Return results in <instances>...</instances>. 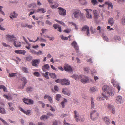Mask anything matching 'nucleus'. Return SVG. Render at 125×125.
Masks as SVG:
<instances>
[{"label":"nucleus","instance_id":"1","mask_svg":"<svg viewBox=\"0 0 125 125\" xmlns=\"http://www.w3.org/2000/svg\"><path fill=\"white\" fill-rule=\"evenodd\" d=\"M102 90L104 92L102 94V95L105 98L114 95L113 88L110 86L105 85L103 86Z\"/></svg>","mask_w":125,"mask_h":125},{"label":"nucleus","instance_id":"2","mask_svg":"<svg viewBox=\"0 0 125 125\" xmlns=\"http://www.w3.org/2000/svg\"><path fill=\"white\" fill-rule=\"evenodd\" d=\"M7 38L9 41H13V45L16 47H21V43L19 42L15 41L17 39V38L13 35H6Z\"/></svg>","mask_w":125,"mask_h":125},{"label":"nucleus","instance_id":"3","mask_svg":"<svg viewBox=\"0 0 125 125\" xmlns=\"http://www.w3.org/2000/svg\"><path fill=\"white\" fill-rule=\"evenodd\" d=\"M74 17L76 18H78L80 17V18H82L83 17V14L81 13L80 10L77 9H73L72 10Z\"/></svg>","mask_w":125,"mask_h":125},{"label":"nucleus","instance_id":"4","mask_svg":"<svg viewBox=\"0 0 125 125\" xmlns=\"http://www.w3.org/2000/svg\"><path fill=\"white\" fill-rule=\"evenodd\" d=\"M74 118L75 119L76 121L78 122L79 121L83 122L84 120L83 116L80 115L79 113L76 110L74 112Z\"/></svg>","mask_w":125,"mask_h":125},{"label":"nucleus","instance_id":"5","mask_svg":"<svg viewBox=\"0 0 125 125\" xmlns=\"http://www.w3.org/2000/svg\"><path fill=\"white\" fill-rule=\"evenodd\" d=\"M99 116V114L96 110L92 111L90 114V117L91 119L93 120H96Z\"/></svg>","mask_w":125,"mask_h":125},{"label":"nucleus","instance_id":"6","mask_svg":"<svg viewBox=\"0 0 125 125\" xmlns=\"http://www.w3.org/2000/svg\"><path fill=\"white\" fill-rule=\"evenodd\" d=\"M84 10L86 12V18L89 19H91L92 18V16L91 12L92 11L91 9H85Z\"/></svg>","mask_w":125,"mask_h":125},{"label":"nucleus","instance_id":"7","mask_svg":"<svg viewBox=\"0 0 125 125\" xmlns=\"http://www.w3.org/2000/svg\"><path fill=\"white\" fill-rule=\"evenodd\" d=\"M58 9L59 10L58 12L60 15L65 16L66 14V10L63 8L59 7Z\"/></svg>","mask_w":125,"mask_h":125},{"label":"nucleus","instance_id":"8","mask_svg":"<svg viewBox=\"0 0 125 125\" xmlns=\"http://www.w3.org/2000/svg\"><path fill=\"white\" fill-rule=\"evenodd\" d=\"M81 31H86V34L87 36L90 35L89 29V27L86 25L83 26L81 29Z\"/></svg>","mask_w":125,"mask_h":125},{"label":"nucleus","instance_id":"9","mask_svg":"<svg viewBox=\"0 0 125 125\" xmlns=\"http://www.w3.org/2000/svg\"><path fill=\"white\" fill-rule=\"evenodd\" d=\"M61 84L62 85H68L70 84L69 80L66 79H62Z\"/></svg>","mask_w":125,"mask_h":125},{"label":"nucleus","instance_id":"10","mask_svg":"<svg viewBox=\"0 0 125 125\" xmlns=\"http://www.w3.org/2000/svg\"><path fill=\"white\" fill-rule=\"evenodd\" d=\"M102 119L106 125H109L110 124L111 121L108 117L104 116L103 117Z\"/></svg>","mask_w":125,"mask_h":125},{"label":"nucleus","instance_id":"11","mask_svg":"<svg viewBox=\"0 0 125 125\" xmlns=\"http://www.w3.org/2000/svg\"><path fill=\"white\" fill-rule=\"evenodd\" d=\"M123 101L122 97L120 96H118L116 97L115 102L118 104H120Z\"/></svg>","mask_w":125,"mask_h":125},{"label":"nucleus","instance_id":"12","mask_svg":"<svg viewBox=\"0 0 125 125\" xmlns=\"http://www.w3.org/2000/svg\"><path fill=\"white\" fill-rule=\"evenodd\" d=\"M40 60L39 59H34L32 61V64L33 66L37 67L38 64H39Z\"/></svg>","mask_w":125,"mask_h":125},{"label":"nucleus","instance_id":"13","mask_svg":"<svg viewBox=\"0 0 125 125\" xmlns=\"http://www.w3.org/2000/svg\"><path fill=\"white\" fill-rule=\"evenodd\" d=\"M23 101L26 104L29 105L33 104L34 102L33 100L29 99H24L23 100Z\"/></svg>","mask_w":125,"mask_h":125},{"label":"nucleus","instance_id":"14","mask_svg":"<svg viewBox=\"0 0 125 125\" xmlns=\"http://www.w3.org/2000/svg\"><path fill=\"white\" fill-rule=\"evenodd\" d=\"M65 71H67L72 72V69L71 66L67 64H65L64 66Z\"/></svg>","mask_w":125,"mask_h":125},{"label":"nucleus","instance_id":"15","mask_svg":"<svg viewBox=\"0 0 125 125\" xmlns=\"http://www.w3.org/2000/svg\"><path fill=\"white\" fill-rule=\"evenodd\" d=\"M21 80L22 81H23L24 83L22 84V86L20 87V88L21 89H23L24 88L27 82V81L26 78L25 77H22L21 78Z\"/></svg>","mask_w":125,"mask_h":125},{"label":"nucleus","instance_id":"16","mask_svg":"<svg viewBox=\"0 0 125 125\" xmlns=\"http://www.w3.org/2000/svg\"><path fill=\"white\" fill-rule=\"evenodd\" d=\"M14 52L18 54L25 55L26 53V51L24 50H15Z\"/></svg>","mask_w":125,"mask_h":125},{"label":"nucleus","instance_id":"17","mask_svg":"<svg viewBox=\"0 0 125 125\" xmlns=\"http://www.w3.org/2000/svg\"><path fill=\"white\" fill-rule=\"evenodd\" d=\"M19 109L20 110L28 115H30L31 114V111L30 110H27V111H26L23 109L22 108L20 107L19 108Z\"/></svg>","mask_w":125,"mask_h":125},{"label":"nucleus","instance_id":"18","mask_svg":"<svg viewBox=\"0 0 125 125\" xmlns=\"http://www.w3.org/2000/svg\"><path fill=\"white\" fill-rule=\"evenodd\" d=\"M94 16L95 19L97 20L99 17L98 12L97 10H94L93 11Z\"/></svg>","mask_w":125,"mask_h":125},{"label":"nucleus","instance_id":"19","mask_svg":"<svg viewBox=\"0 0 125 125\" xmlns=\"http://www.w3.org/2000/svg\"><path fill=\"white\" fill-rule=\"evenodd\" d=\"M62 93L64 94L67 95L68 96H70V92L68 89L66 88H63L62 89Z\"/></svg>","mask_w":125,"mask_h":125},{"label":"nucleus","instance_id":"20","mask_svg":"<svg viewBox=\"0 0 125 125\" xmlns=\"http://www.w3.org/2000/svg\"><path fill=\"white\" fill-rule=\"evenodd\" d=\"M50 67L48 64H46L44 65L42 67V69L43 71L45 72L48 70Z\"/></svg>","mask_w":125,"mask_h":125},{"label":"nucleus","instance_id":"21","mask_svg":"<svg viewBox=\"0 0 125 125\" xmlns=\"http://www.w3.org/2000/svg\"><path fill=\"white\" fill-rule=\"evenodd\" d=\"M71 44L72 46H73L75 50H78V47L77 45V43L75 41H73L72 43Z\"/></svg>","mask_w":125,"mask_h":125},{"label":"nucleus","instance_id":"22","mask_svg":"<svg viewBox=\"0 0 125 125\" xmlns=\"http://www.w3.org/2000/svg\"><path fill=\"white\" fill-rule=\"evenodd\" d=\"M89 78L87 77H85L81 80V82L83 83H85L89 81Z\"/></svg>","mask_w":125,"mask_h":125},{"label":"nucleus","instance_id":"23","mask_svg":"<svg viewBox=\"0 0 125 125\" xmlns=\"http://www.w3.org/2000/svg\"><path fill=\"white\" fill-rule=\"evenodd\" d=\"M18 15V14L15 13V12L14 11L13 13H11L10 15V16L9 17L12 19H13V18H16Z\"/></svg>","mask_w":125,"mask_h":125},{"label":"nucleus","instance_id":"24","mask_svg":"<svg viewBox=\"0 0 125 125\" xmlns=\"http://www.w3.org/2000/svg\"><path fill=\"white\" fill-rule=\"evenodd\" d=\"M46 10L44 9V8H42L40 9H38L37 10V12H41L44 13L46 12Z\"/></svg>","mask_w":125,"mask_h":125},{"label":"nucleus","instance_id":"25","mask_svg":"<svg viewBox=\"0 0 125 125\" xmlns=\"http://www.w3.org/2000/svg\"><path fill=\"white\" fill-rule=\"evenodd\" d=\"M108 23L111 26H113L114 24V22L113 19L112 18H110L108 20Z\"/></svg>","mask_w":125,"mask_h":125},{"label":"nucleus","instance_id":"26","mask_svg":"<svg viewBox=\"0 0 125 125\" xmlns=\"http://www.w3.org/2000/svg\"><path fill=\"white\" fill-rule=\"evenodd\" d=\"M97 90V89L96 87H92L90 88V91L92 92H94L96 91Z\"/></svg>","mask_w":125,"mask_h":125},{"label":"nucleus","instance_id":"27","mask_svg":"<svg viewBox=\"0 0 125 125\" xmlns=\"http://www.w3.org/2000/svg\"><path fill=\"white\" fill-rule=\"evenodd\" d=\"M94 99L91 97V107L92 108H94V107L95 104L94 103Z\"/></svg>","mask_w":125,"mask_h":125},{"label":"nucleus","instance_id":"28","mask_svg":"<svg viewBox=\"0 0 125 125\" xmlns=\"http://www.w3.org/2000/svg\"><path fill=\"white\" fill-rule=\"evenodd\" d=\"M111 82L114 86H116V84L117 83L116 81L115 80L113 79L111 80Z\"/></svg>","mask_w":125,"mask_h":125},{"label":"nucleus","instance_id":"29","mask_svg":"<svg viewBox=\"0 0 125 125\" xmlns=\"http://www.w3.org/2000/svg\"><path fill=\"white\" fill-rule=\"evenodd\" d=\"M16 76V73H9L8 75L9 77H15Z\"/></svg>","mask_w":125,"mask_h":125},{"label":"nucleus","instance_id":"30","mask_svg":"<svg viewBox=\"0 0 125 125\" xmlns=\"http://www.w3.org/2000/svg\"><path fill=\"white\" fill-rule=\"evenodd\" d=\"M105 4L108 5V8H109L110 7H111V9H112L113 8V5L112 3L110 2H105Z\"/></svg>","mask_w":125,"mask_h":125},{"label":"nucleus","instance_id":"31","mask_svg":"<svg viewBox=\"0 0 125 125\" xmlns=\"http://www.w3.org/2000/svg\"><path fill=\"white\" fill-rule=\"evenodd\" d=\"M71 77L75 79L76 80H78L79 79V76L75 74Z\"/></svg>","mask_w":125,"mask_h":125},{"label":"nucleus","instance_id":"32","mask_svg":"<svg viewBox=\"0 0 125 125\" xmlns=\"http://www.w3.org/2000/svg\"><path fill=\"white\" fill-rule=\"evenodd\" d=\"M24 59L26 61H30L32 59V57L31 56H28L25 57Z\"/></svg>","mask_w":125,"mask_h":125},{"label":"nucleus","instance_id":"33","mask_svg":"<svg viewBox=\"0 0 125 125\" xmlns=\"http://www.w3.org/2000/svg\"><path fill=\"white\" fill-rule=\"evenodd\" d=\"M0 113L3 114H5L6 112L5 109L1 107H0Z\"/></svg>","mask_w":125,"mask_h":125},{"label":"nucleus","instance_id":"34","mask_svg":"<svg viewBox=\"0 0 125 125\" xmlns=\"http://www.w3.org/2000/svg\"><path fill=\"white\" fill-rule=\"evenodd\" d=\"M49 117L47 116L46 115H42V116L40 118V119L41 120H42L46 119H47Z\"/></svg>","mask_w":125,"mask_h":125},{"label":"nucleus","instance_id":"35","mask_svg":"<svg viewBox=\"0 0 125 125\" xmlns=\"http://www.w3.org/2000/svg\"><path fill=\"white\" fill-rule=\"evenodd\" d=\"M49 74L51 77L53 78H55L56 76L55 74L54 73H49Z\"/></svg>","mask_w":125,"mask_h":125},{"label":"nucleus","instance_id":"36","mask_svg":"<svg viewBox=\"0 0 125 125\" xmlns=\"http://www.w3.org/2000/svg\"><path fill=\"white\" fill-rule=\"evenodd\" d=\"M91 2L94 5L98 4V2L96 0H91Z\"/></svg>","mask_w":125,"mask_h":125},{"label":"nucleus","instance_id":"37","mask_svg":"<svg viewBox=\"0 0 125 125\" xmlns=\"http://www.w3.org/2000/svg\"><path fill=\"white\" fill-rule=\"evenodd\" d=\"M55 21L56 22H58L59 23V24L62 25L63 26H65V24L63 22L61 21H59L58 20H56V19H55Z\"/></svg>","mask_w":125,"mask_h":125},{"label":"nucleus","instance_id":"38","mask_svg":"<svg viewBox=\"0 0 125 125\" xmlns=\"http://www.w3.org/2000/svg\"><path fill=\"white\" fill-rule=\"evenodd\" d=\"M58 6V4L56 3L54 5H52L50 6L51 7L52 9L56 8Z\"/></svg>","mask_w":125,"mask_h":125},{"label":"nucleus","instance_id":"39","mask_svg":"<svg viewBox=\"0 0 125 125\" xmlns=\"http://www.w3.org/2000/svg\"><path fill=\"white\" fill-rule=\"evenodd\" d=\"M49 72H46V73H45V75H44V73L43 74V73H42V75H43V74H44V76L47 79H48L49 78V77H48V74H49Z\"/></svg>","mask_w":125,"mask_h":125},{"label":"nucleus","instance_id":"40","mask_svg":"<svg viewBox=\"0 0 125 125\" xmlns=\"http://www.w3.org/2000/svg\"><path fill=\"white\" fill-rule=\"evenodd\" d=\"M32 90V88L31 87H29L27 88L26 89V91L28 92H30Z\"/></svg>","mask_w":125,"mask_h":125},{"label":"nucleus","instance_id":"41","mask_svg":"<svg viewBox=\"0 0 125 125\" xmlns=\"http://www.w3.org/2000/svg\"><path fill=\"white\" fill-rule=\"evenodd\" d=\"M61 97V96L60 94H57L56 95V99L57 101H59Z\"/></svg>","mask_w":125,"mask_h":125},{"label":"nucleus","instance_id":"42","mask_svg":"<svg viewBox=\"0 0 125 125\" xmlns=\"http://www.w3.org/2000/svg\"><path fill=\"white\" fill-rule=\"evenodd\" d=\"M22 69L24 72L26 73H28L27 69L26 68L22 67Z\"/></svg>","mask_w":125,"mask_h":125},{"label":"nucleus","instance_id":"43","mask_svg":"<svg viewBox=\"0 0 125 125\" xmlns=\"http://www.w3.org/2000/svg\"><path fill=\"white\" fill-rule=\"evenodd\" d=\"M60 37L62 40H66L68 39L67 37H64L62 35H61L60 36Z\"/></svg>","mask_w":125,"mask_h":125},{"label":"nucleus","instance_id":"44","mask_svg":"<svg viewBox=\"0 0 125 125\" xmlns=\"http://www.w3.org/2000/svg\"><path fill=\"white\" fill-rule=\"evenodd\" d=\"M69 24H71L72 25L74 26L75 27V29H78V27L76 25V24L74 23L73 22H69Z\"/></svg>","mask_w":125,"mask_h":125},{"label":"nucleus","instance_id":"45","mask_svg":"<svg viewBox=\"0 0 125 125\" xmlns=\"http://www.w3.org/2000/svg\"><path fill=\"white\" fill-rule=\"evenodd\" d=\"M114 106L109 104H108L107 105V108L109 110H111L112 108H113Z\"/></svg>","mask_w":125,"mask_h":125},{"label":"nucleus","instance_id":"46","mask_svg":"<svg viewBox=\"0 0 125 125\" xmlns=\"http://www.w3.org/2000/svg\"><path fill=\"white\" fill-rule=\"evenodd\" d=\"M89 69L88 67H87L84 69V70L85 72L86 73H88L89 71Z\"/></svg>","mask_w":125,"mask_h":125},{"label":"nucleus","instance_id":"47","mask_svg":"<svg viewBox=\"0 0 125 125\" xmlns=\"http://www.w3.org/2000/svg\"><path fill=\"white\" fill-rule=\"evenodd\" d=\"M80 2L83 5H85L87 4V2L85 0H82L80 1Z\"/></svg>","mask_w":125,"mask_h":125},{"label":"nucleus","instance_id":"48","mask_svg":"<svg viewBox=\"0 0 125 125\" xmlns=\"http://www.w3.org/2000/svg\"><path fill=\"white\" fill-rule=\"evenodd\" d=\"M121 23L123 25H125V18L123 17L122 19Z\"/></svg>","mask_w":125,"mask_h":125},{"label":"nucleus","instance_id":"49","mask_svg":"<svg viewBox=\"0 0 125 125\" xmlns=\"http://www.w3.org/2000/svg\"><path fill=\"white\" fill-rule=\"evenodd\" d=\"M45 23L49 25H52L51 22H50L49 20H46Z\"/></svg>","mask_w":125,"mask_h":125},{"label":"nucleus","instance_id":"50","mask_svg":"<svg viewBox=\"0 0 125 125\" xmlns=\"http://www.w3.org/2000/svg\"><path fill=\"white\" fill-rule=\"evenodd\" d=\"M33 6V7H34L36 6V5L35 4H31L28 5V6L29 8H30L32 6Z\"/></svg>","mask_w":125,"mask_h":125},{"label":"nucleus","instance_id":"51","mask_svg":"<svg viewBox=\"0 0 125 125\" xmlns=\"http://www.w3.org/2000/svg\"><path fill=\"white\" fill-rule=\"evenodd\" d=\"M48 100L51 103H53V101L52 99V98L50 96L49 97V98H48Z\"/></svg>","mask_w":125,"mask_h":125},{"label":"nucleus","instance_id":"52","mask_svg":"<svg viewBox=\"0 0 125 125\" xmlns=\"http://www.w3.org/2000/svg\"><path fill=\"white\" fill-rule=\"evenodd\" d=\"M0 120L5 125H9L6 122L2 119L0 118Z\"/></svg>","mask_w":125,"mask_h":125},{"label":"nucleus","instance_id":"53","mask_svg":"<svg viewBox=\"0 0 125 125\" xmlns=\"http://www.w3.org/2000/svg\"><path fill=\"white\" fill-rule=\"evenodd\" d=\"M62 79H58L57 80H55V82L57 83H61V82H62Z\"/></svg>","mask_w":125,"mask_h":125},{"label":"nucleus","instance_id":"54","mask_svg":"<svg viewBox=\"0 0 125 125\" xmlns=\"http://www.w3.org/2000/svg\"><path fill=\"white\" fill-rule=\"evenodd\" d=\"M103 38L104 40L106 41L107 42H108V37L105 36L103 35Z\"/></svg>","mask_w":125,"mask_h":125},{"label":"nucleus","instance_id":"55","mask_svg":"<svg viewBox=\"0 0 125 125\" xmlns=\"http://www.w3.org/2000/svg\"><path fill=\"white\" fill-rule=\"evenodd\" d=\"M96 73V72L94 69H93L91 70V73L92 74H94Z\"/></svg>","mask_w":125,"mask_h":125},{"label":"nucleus","instance_id":"56","mask_svg":"<svg viewBox=\"0 0 125 125\" xmlns=\"http://www.w3.org/2000/svg\"><path fill=\"white\" fill-rule=\"evenodd\" d=\"M30 52L32 54H36V52L33 50H30Z\"/></svg>","mask_w":125,"mask_h":125},{"label":"nucleus","instance_id":"57","mask_svg":"<svg viewBox=\"0 0 125 125\" xmlns=\"http://www.w3.org/2000/svg\"><path fill=\"white\" fill-rule=\"evenodd\" d=\"M2 44L4 47H9L10 48H11V46H10V45H7L5 43H2Z\"/></svg>","mask_w":125,"mask_h":125},{"label":"nucleus","instance_id":"58","mask_svg":"<svg viewBox=\"0 0 125 125\" xmlns=\"http://www.w3.org/2000/svg\"><path fill=\"white\" fill-rule=\"evenodd\" d=\"M39 103L42 104V107L44 108L45 106V104L42 101H39Z\"/></svg>","mask_w":125,"mask_h":125},{"label":"nucleus","instance_id":"59","mask_svg":"<svg viewBox=\"0 0 125 125\" xmlns=\"http://www.w3.org/2000/svg\"><path fill=\"white\" fill-rule=\"evenodd\" d=\"M34 74L37 77H38L40 75L39 73L38 72H34Z\"/></svg>","mask_w":125,"mask_h":125},{"label":"nucleus","instance_id":"60","mask_svg":"<svg viewBox=\"0 0 125 125\" xmlns=\"http://www.w3.org/2000/svg\"><path fill=\"white\" fill-rule=\"evenodd\" d=\"M39 39V37H38L37 38V39L35 41H33L32 40H30V39H29V38H28V39H29V41L30 42H36Z\"/></svg>","mask_w":125,"mask_h":125},{"label":"nucleus","instance_id":"61","mask_svg":"<svg viewBox=\"0 0 125 125\" xmlns=\"http://www.w3.org/2000/svg\"><path fill=\"white\" fill-rule=\"evenodd\" d=\"M53 27L55 29H57L59 27V26L57 24L53 25Z\"/></svg>","mask_w":125,"mask_h":125},{"label":"nucleus","instance_id":"62","mask_svg":"<svg viewBox=\"0 0 125 125\" xmlns=\"http://www.w3.org/2000/svg\"><path fill=\"white\" fill-rule=\"evenodd\" d=\"M42 54V52L41 51H39L38 52H36V54L40 55Z\"/></svg>","mask_w":125,"mask_h":125},{"label":"nucleus","instance_id":"63","mask_svg":"<svg viewBox=\"0 0 125 125\" xmlns=\"http://www.w3.org/2000/svg\"><path fill=\"white\" fill-rule=\"evenodd\" d=\"M96 30L95 29H94L91 32L92 34H94L96 32Z\"/></svg>","mask_w":125,"mask_h":125},{"label":"nucleus","instance_id":"64","mask_svg":"<svg viewBox=\"0 0 125 125\" xmlns=\"http://www.w3.org/2000/svg\"><path fill=\"white\" fill-rule=\"evenodd\" d=\"M61 105H62V107L63 108H64L65 107V105H64L65 103H64V102H63V101L62 102H61Z\"/></svg>","mask_w":125,"mask_h":125}]
</instances>
